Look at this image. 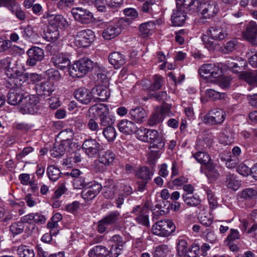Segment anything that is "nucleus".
I'll list each match as a JSON object with an SVG mask.
<instances>
[{
  "mask_svg": "<svg viewBox=\"0 0 257 257\" xmlns=\"http://www.w3.org/2000/svg\"><path fill=\"white\" fill-rule=\"evenodd\" d=\"M95 68L102 69L100 65L97 62L92 61L87 57H84L76 61L70 68L69 73L73 78H80L84 76Z\"/></svg>",
  "mask_w": 257,
  "mask_h": 257,
  "instance_id": "f257e3e1",
  "label": "nucleus"
},
{
  "mask_svg": "<svg viewBox=\"0 0 257 257\" xmlns=\"http://www.w3.org/2000/svg\"><path fill=\"white\" fill-rule=\"evenodd\" d=\"M203 1L197 0L196 6L192 8L193 13L199 12L204 19H210L215 16L219 11L217 3L213 1Z\"/></svg>",
  "mask_w": 257,
  "mask_h": 257,
  "instance_id": "f03ea898",
  "label": "nucleus"
},
{
  "mask_svg": "<svg viewBox=\"0 0 257 257\" xmlns=\"http://www.w3.org/2000/svg\"><path fill=\"white\" fill-rule=\"evenodd\" d=\"M175 229L174 223L170 219L158 221L152 226L153 234L163 237L170 236L175 232Z\"/></svg>",
  "mask_w": 257,
  "mask_h": 257,
  "instance_id": "7ed1b4c3",
  "label": "nucleus"
},
{
  "mask_svg": "<svg viewBox=\"0 0 257 257\" xmlns=\"http://www.w3.org/2000/svg\"><path fill=\"white\" fill-rule=\"evenodd\" d=\"M199 72L200 76L210 82L216 83L218 77L222 73L221 69L213 64H205L203 65L199 69Z\"/></svg>",
  "mask_w": 257,
  "mask_h": 257,
  "instance_id": "20e7f679",
  "label": "nucleus"
},
{
  "mask_svg": "<svg viewBox=\"0 0 257 257\" xmlns=\"http://www.w3.org/2000/svg\"><path fill=\"white\" fill-rule=\"evenodd\" d=\"M39 99L36 95H26L19 106V111L23 114H34L39 109Z\"/></svg>",
  "mask_w": 257,
  "mask_h": 257,
  "instance_id": "39448f33",
  "label": "nucleus"
},
{
  "mask_svg": "<svg viewBox=\"0 0 257 257\" xmlns=\"http://www.w3.org/2000/svg\"><path fill=\"white\" fill-rule=\"evenodd\" d=\"M177 253L182 257H196L199 252V246L197 244H192L188 247L186 240L179 239L177 246Z\"/></svg>",
  "mask_w": 257,
  "mask_h": 257,
  "instance_id": "423d86ee",
  "label": "nucleus"
},
{
  "mask_svg": "<svg viewBox=\"0 0 257 257\" xmlns=\"http://www.w3.org/2000/svg\"><path fill=\"white\" fill-rule=\"evenodd\" d=\"M84 153L90 158H95L103 150L102 145L93 139L85 140L82 146Z\"/></svg>",
  "mask_w": 257,
  "mask_h": 257,
  "instance_id": "0eeeda50",
  "label": "nucleus"
},
{
  "mask_svg": "<svg viewBox=\"0 0 257 257\" xmlns=\"http://www.w3.org/2000/svg\"><path fill=\"white\" fill-rule=\"evenodd\" d=\"M170 112V108L168 106L162 105L156 107L148 120V125L154 126L162 123L165 116Z\"/></svg>",
  "mask_w": 257,
  "mask_h": 257,
  "instance_id": "6e6552de",
  "label": "nucleus"
},
{
  "mask_svg": "<svg viewBox=\"0 0 257 257\" xmlns=\"http://www.w3.org/2000/svg\"><path fill=\"white\" fill-rule=\"evenodd\" d=\"M95 35L94 32L90 29H84L77 32L75 43L76 46L80 47H87L94 41Z\"/></svg>",
  "mask_w": 257,
  "mask_h": 257,
  "instance_id": "1a4fd4ad",
  "label": "nucleus"
},
{
  "mask_svg": "<svg viewBox=\"0 0 257 257\" xmlns=\"http://www.w3.org/2000/svg\"><path fill=\"white\" fill-rule=\"evenodd\" d=\"M71 13L75 20L82 24H88L94 20L92 13L88 10L81 7L73 8Z\"/></svg>",
  "mask_w": 257,
  "mask_h": 257,
  "instance_id": "9d476101",
  "label": "nucleus"
},
{
  "mask_svg": "<svg viewBox=\"0 0 257 257\" xmlns=\"http://www.w3.org/2000/svg\"><path fill=\"white\" fill-rule=\"evenodd\" d=\"M225 113L221 109L216 108L210 110L203 118V122L208 124H220L225 118Z\"/></svg>",
  "mask_w": 257,
  "mask_h": 257,
  "instance_id": "9b49d317",
  "label": "nucleus"
},
{
  "mask_svg": "<svg viewBox=\"0 0 257 257\" xmlns=\"http://www.w3.org/2000/svg\"><path fill=\"white\" fill-rule=\"evenodd\" d=\"M28 58L26 61V64L29 66L36 65L38 62L41 61L44 58V50L36 46L30 48L27 52Z\"/></svg>",
  "mask_w": 257,
  "mask_h": 257,
  "instance_id": "f8f14e48",
  "label": "nucleus"
},
{
  "mask_svg": "<svg viewBox=\"0 0 257 257\" xmlns=\"http://www.w3.org/2000/svg\"><path fill=\"white\" fill-rule=\"evenodd\" d=\"M101 185L96 182H88V186L81 192V197L86 201L92 200L100 192Z\"/></svg>",
  "mask_w": 257,
  "mask_h": 257,
  "instance_id": "ddd939ff",
  "label": "nucleus"
},
{
  "mask_svg": "<svg viewBox=\"0 0 257 257\" xmlns=\"http://www.w3.org/2000/svg\"><path fill=\"white\" fill-rule=\"evenodd\" d=\"M24 80L25 78H23L22 75H18L16 77L9 79L7 82V86L10 90L24 93L26 91L27 85V84H25L27 81H24Z\"/></svg>",
  "mask_w": 257,
  "mask_h": 257,
  "instance_id": "4468645a",
  "label": "nucleus"
},
{
  "mask_svg": "<svg viewBox=\"0 0 257 257\" xmlns=\"http://www.w3.org/2000/svg\"><path fill=\"white\" fill-rule=\"evenodd\" d=\"M185 9L186 8L176 6V9L173 10L171 21L174 26L180 27L184 24L187 18Z\"/></svg>",
  "mask_w": 257,
  "mask_h": 257,
  "instance_id": "2eb2a0df",
  "label": "nucleus"
},
{
  "mask_svg": "<svg viewBox=\"0 0 257 257\" xmlns=\"http://www.w3.org/2000/svg\"><path fill=\"white\" fill-rule=\"evenodd\" d=\"M243 37L252 44L255 42L257 38V24L251 21L245 26V30L242 32Z\"/></svg>",
  "mask_w": 257,
  "mask_h": 257,
  "instance_id": "dca6fc26",
  "label": "nucleus"
},
{
  "mask_svg": "<svg viewBox=\"0 0 257 257\" xmlns=\"http://www.w3.org/2000/svg\"><path fill=\"white\" fill-rule=\"evenodd\" d=\"M74 96L80 102L84 104H89L93 99L92 90L80 87L74 92Z\"/></svg>",
  "mask_w": 257,
  "mask_h": 257,
  "instance_id": "f3484780",
  "label": "nucleus"
},
{
  "mask_svg": "<svg viewBox=\"0 0 257 257\" xmlns=\"http://www.w3.org/2000/svg\"><path fill=\"white\" fill-rule=\"evenodd\" d=\"M35 88L37 94L40 96H49L55 90L54 84L48 81L37 84Z\"/></svg>",
  "mask_w": 257,
  "mask_h": 257,
  "instance_id": "a211bd4d",
  "label": "nucleus"
},
{
  "mask_svg": "<svg viewBox=\"0 0 257 257\" xmlns=\"http://www.w3.org/2000/svg\"><path fill=\"white\" fill-rule=\"evenodd\" d=\"M118 130L122 134L126 135L133 134L137 128L135 123L126 119L121 120L117 125Z\"/></svg>",
  "mask_w": 257,
  "mask_h": 257,
  "instance_id": "6ab92c4d",
  "label": "nucleus"
},
{
  "mask_svg": "<svg viewBox=\"0 0 257 257\" xmlns=\"http://www.w3.org/2000/svg\"><path fill=\"white\" fill-rule=\"evenodd\" d=\"M51 62L56 67L62 70L70 65L69 58L63 53L54 55L51 58Z\"/></svg>",
  "mask_w": 257,
  "mask_h": 257,
  "instance_id": "aec40b11",
  "label": "nucleus"
},
{
  "mask_svg": "<svg viewBox=\"0 0 257 257\" xmlns=\"http://www.w3.org/2000/svg\"><path fill=\"white\" fill-rule=\"evenodd\" d=\"M131 119L137 123L143 122L147 116L146 110L141 106L132 108L129 111Z\"/></svg>",
  "mask_w": 257,
  "mask_h": 257,
  "instance_id": "412c9836",
  "label": "nucleus"
},
{
  "mask_svg": "<svg viewBox=\"0 0 257 257\" xmlns=\"http://www.w3.org/2000/svg\"><path fill=\"white\" fill-rule=\"evenodd\" d=\"M108 61L115 69L120 68L126 62L124 55L118 52H113L109 54Z\"/></svg>",
  "mask_w": 257,
  "mask_h": 257,
  "instance_id": "4be33fe9",
  "label": "nucleus"
},
{
  "mask_svg": "<svg viewBox=\"0 0 257 257\" xmlns=\"http://www.w3.org/2000/svg\"><path fill=\"white\" fill-rule=\"evenodd\" d=\"M219 156L222 161L226 162V166L228 168H235L239 163L238 158L235 156H232L230 152L224 151L220 154Z\"/></svg>",
  "mask_w": 257,
  "mask_h": 257,
  "instance_id": "5701e85b",
  "label": "nucleus"
},
{
  "mask_svg": "<svg viewBox=\"0 0 257 257\" xmlns=\"http://www.w3.org/2000/svg\"><path fill=\"white\" fill-rule=\"evenodd\" d=\"M208 35L212 39L221 41L227 36V33L226 30L221 27L213 26L208 31Z\"/></svg>",
  "mask_w": 257,
  "mask_h": 257,
  "instance_id": "b1692460",
  "label": "nucleus"
},
{
  "mask_svg": "<svg viewBox=\"0 0 257 257\" xmlns=\"http://www.w3.org/2000/svg\"><path fill=\"white\" fill-rule=\"evenodd\" d=\"M93 98L105 101L110 96V92L106 88L102 86H96L92 89Z\"/></svg>",
  "mask_w": 257,
  "mask_h": 257,
  "instance_id": "393cba45",
  "label": "nucleus"
},
{
  "mask_svg": "<svg viewBox=\"0 0 257 257\" xmlns=\"http://www.w3.org/2000/svg\"><path fill=\"white\" fill-rule=\"evenodd\" d=\"M22 220L29 224H44L46 220L45 217L41 213H30L22 217Z\"/></svg>",
  "mask_w": 257,
  "mask_h": 257,
  "instance_id": "a878e982",
  "label": "nucleus"
},
{
  "mask_svg": "<svg viewBox=\"0 0 257 257\" xmlns=\"http://www.w3.org/2000/svg\"><path fill=\"white\" fill-rule=\"evenodd\" d=\"M121 32V29L118 25H109L104 29L102 36L104 39L109 40L118 36Z\"/></svg>",
  "mask_w": 257,
  "mask_h": 257,
  "instance_id": "bb28decb",
  "label": "nucleus"
},
{
  "mask_svg": "<svg viewBox=\"0 0 257 257\" xmlns=\"http://www.w3.org/2000/svg\"><path fill=\"white\" fill-rule=\"evenodd\" d=\"M49 27L54 28L63 29L67 26L66 20L62 15L51 16L49 17Z\"/></svg>",
  "mask_w": 257,
  "mask_h": 257,
  "instance_id": "cd10ccee",
  "label": "nucleus"
},
{
  "mask_svg": "<svg viewBox=\"0 0 257 257\" xmlns=\"http://www.w3.org/2000/svg\"><path fill=\"white\" fill-rule=\"evenodd\" d=\"M89 113H92L94 116L99 118L109 113L108 106L104 104H96L91 106L88 110Z\"/></svg>",
  "mask_w": 257,
  "mask_h": 257,
  "instance_id": "c85d7f7f",
  "label": "nucleus"
},
{
  "mask_svg": "<svg viewBox=\"0 0 257 257\" xmlns=\"http://www.w3.org/2000/svg\"><path fill=\"white\" fill-rule=\"evenodd\" d=\"M25 93L19 92L14 91V90H10L8 94L7 101L8 103L13 105L21 104L23 98L25 96Z\"/></svg>",
  "mask_w": 257,
  "mask_h": 257,
  "instance_id": "c756f323",
  "label": "nucleus"
},
{
  "mask_svg": "<svg viewBox=\"0 0 257 257\" xmlns=\"http://www.w3.org/2000/svg\"><path fill=\"white\" fill-rule=\"evenodd\" d=\"M69 140H63L61 144H55L53 149L51 150L52 156L55 158L62 156L66 151L65 145L67 143L69 144Z\"/></svg>",
  "mask_w": 257,
  "mask_h": 257,
  "instance_id": "7c9ffc66",
  "label": "nucleus"
},
{
  "mask_svg": "<svg viewBox=\"0 0 257 257\" xmlns=\"http://www.w3.org/2000/svg\"><path fill=\"white\" fill-rule=\"evenodd\" d=\"M156 28L154 22L150 21L142 24L140 26V32L142 37H146L151 35Z\"/></svg>",
  "mask_w": 257,
  "mask_h": 257,
  "instance_id": "2f4dec72",
  "label": "nucleus"
},
{
  "mask_svg": "<svg viewBox=\"0 0 257 257\" xmlns=\"http://www.w3.org/2000/svg\"><path fill=\"white\" fill-rule=\"evenodd\" d=\"M108 254V250L102 245L94 246L88 253L89 257H106Z\"/></svg>",
  "mask_w": 257,
  "mask_h": 257,
  "instance_id": "473e14b6",
  "label": "nucleus"
},
{
  "mask_svg": "<svg viewBox=\"0 0 257 257\" xmlns=\"http://www.w3.org/2000/svg\"><path fill=\"white\" fill-rule=\"evenodd\" d=\"M154 174L153 172L151 171L147 166H143L138 169L136 173V176L143 180L149 181L151 180Z\"/></svg>",
  "mask_w": 257,
  "mask_h": 257,
  "instance_id": "72a5a7b5",
  "label": "nucleus"
},
{
  "mask_svg": "<svg viewBox=\"0 0 257 257\" xmlns=\"http://www.w3.org/2000/svg\"><path fill=\"white\" fill-rule=\"evenodd\" d=\"M141 213L136 217V221L141 225L148 227L149 226V210L147 207L143 206V209L141 210Z\"/></svg>",
  "mask_w": 257,
  "mask_h": 257,
  "instance_id": "f704fd0d",
  "label": "nucleus"
},
{
  "mask_svg": "<svg viewBox=\"0 0 257 257\" xmlns=\"http://www.w3.org/2000/svg\"><path fill=\"white\" fill-rule=\"evenodd\" d=\"M101 134L109 142H113L116 137L117 133L115 128L112 126L102 128Z\"/></svg>",
  "mask_w": 257,
  "mask_h": 257,
  "instance_id": "c9c22d12",
  "label": "nucleus"
},
{
  "mask_svg": "<svg viewBox=\"0 0 257 257\" xmlns=\"http://www.w3.org/2000/svg\"><path fill=\"white\" fill-rule=\"evenodd\" d=\"M240 197L246 200L255 199L257 198V191L251 188L244 189L240 192Z\"/></svg>",
  "mask_w": 257,
  "mask_h": 257,
  "instance_id": "e433bc0d",
  "label": "nucleus"
},
{
  "mask_svg": "<svg viewBox=\"0 0 257 257\" xmlns=\"http://www.w3.org/2000/svg\"><path fill=\"white\" fill-rule=\"evenodd\" d=\"M182 198L185 203L189 206H197L201 203L200 199L198 196L194 195H188L187 194H183Z\"/></svg>",
  "mask_w": 257,
  "mask_h": 257,
  "instance_id": "4c0bfd02",
  "label": "nucleus"
},
{
  "mask_svg": "<svg viewBox=\"0 0 257 257\" xmlns=\"http://www.w3.org/2000/svg\"><path fill=\"white\" fill-rule=\"evenodd\" d=\"M47 173L49 179L55 182L59 178L61 172L58 168L54 165H50L47 168Z\"/></svg>",
  "mask_w": 257,
  "mask_h": 257,
  "instance_id": "58836bf2",
  "label": "nucleus"
},
{
  "mask_svg": "<svg viewBox=\"0 0 257 257\" xmlns=\"http://www.w3.org/2000/svg\"><path fill=\"white\" fill-rule=\"evenodd\" d=\"M98 156V159L108 166L112 164L115 158V155L110 150H107Z\"/></svg>",
  "mask_w": 257,
  "mask_h": 257,
  "instance_id": "ea45409f",
  "label": "nucleus"
},
{
  "mask_svg": "<svg viewBox=\"0 0 257 257\" xmlns=\"http://www.w3.org/2000/svg\"><path fill=\"white\" fill-rule=\"evenodd\" d=\"M205 94L209 98L213 100L224 99L226 96L225 93L220 92L213 89L206 90Z\"/></svg>",
  "mask_w": 257,
  "mask_h": 257,
  "instance_id": "a19ab883",
  "label": "nucleus"
},
{
  "mask_svg": "<svg viewBox=\"0 0 257 257\" xmlns=\"http://www.w3.org/2000/svg\"><path fill=\"white\" fill-rule=\"evenodd\" d=\"M196 161L200 164L207 166L210 164L211 158L208 154L203 152H199L194 155Z\"/></svg>",
  "mask_w": 257,
  "mask_h": 257,
  "instance_id": "79ce46f5",
  "label": "nucleus"
},
{
  "mask_svg": "<svg viewBox=\"0 0 257 257\" xmlns=\"http://www.w3.org/2000/svg\"><path fill=\"white\" fill-rule=\"evenodd\" d=\"M17 252L20 257H34L35 254L33 249L24 245H21L18 247Z\"/></svg>",
  "mask_w": 257,
  "mask_h": 257,
  "instance_id": "37998d69",
  "label": "nucleus"
},
{
  "mask_svg": "<svg viewBox=\"0 0 257 257\" xmlns=\"http://www.w3.org/2000/svg\"><path fill=\"white\" fill-rule=\"evenodd\" d=\"M45 74L47 76L48 81L52 82L58 81L60 80L61 76L58 70L55 69H50L45 71Z\"/></svg>",
  "mask_w": 257,
  "mask_h": 257,
  "instance_id": "c03bdc74",
  "label": "nucleus"
},
{
  "mask_svg": "<svg viewBox=\"0 0 257 257\" xmlns=\"http://www.w3.org/2000/svg\"><path fill=\"white\" fill-rule=\"evenodd\" d=\"M226 183L228 188L236 190L240 186L239 182L237 180L233 174H229L226 177Z\"/></svg>",
  "mask_w": 257,
  "mask_h": 257,
  "instance_id": "a18cd8bd",
  "label": "nucleus"
},
{
  "mask_svg": "<svg viewBox=\"0 0 257 257\" xmlns=\"http://www.w3.org/2000/svg\"><path fill=\"white\" fill-rule=\"evenodd\" d=\"M119 216L120 213L117 211H114L110 212L102 219L108 225H110L116 223Z\"/></svg>",
  "mask_w": 257,
  "mask_h": 257,
  "instance_id": "49530a36",
  "label": "nucleus"
},
{
  "mask_svg": "<svg viewBox=\"0 0 257 257\" xmlns=\"http://www.w3.org/2000/svg\"><path fill=\"white\" fill-rule=\"evenodd\" d=\"M197 1V0H176V6L186 8L189 13H193L192 8L193 7L196 6Z\"/></svg>",
  "mask_w": 257,
  "mask_h": 257,
  "instance_id": "de8ad7c7",
  "label": "nucleus"
},
{
  "mask_svg": "<svg viewBox=\"0 0 257 257\" xmlns=\"http://www.w3.org/2000/svg\"><path fill=\"white\" fill-rule=\"evenodd\" d=\"M154 82L149 87L150 91H154L160 89L163 84V78L159 75H155L154 76Z\"/></svg>",
  "mask_w": 257,
  "mask_h": 257,
  "instance_id": "09e8293b",
  "label": "nucleus"
},
{
  "mask_svg": "<svg viewBox=\"0 0 257 257\" xmlns=\"http://www.w3.org/2000/svg\"><path fill=\"white\" fill-rule=\"evenodd\" d=\"M87 126V128L90 131L94 132L95 135L101 134L102 127H100L99 123H98L95 119L92 118L89 119Z\"/></svg>",
  "mask_w": 257,
  "mask_h": 257,
  "instance_id": "8fccbe9b",
  "label": "nucleus"
},
{
  "mask_svg": "<svg viewBox=\"0 0 257 257\" xmlns=\"http://www.w3.org/2000/svg\"><path fill=\"white\" fill-rule=\"evenodd\" d=\"M242 78L248 84L257 86V70L254 72H245L242 75Z\"/></svg>",
  "mask_w": 257,
  "mask_h": 257,
  "instance_id": "3c124183",
  "label": "nucleus"
},
{
  "mask_svg": "<svg viewBox=\"0 0 257 257\" xmlns=\"http://www.w3.org/2000/svg\"><path fill=\"white\" fill-rule=\"evenodd\" d=\"M24 223L26 222L21 220V221L12 223L10 228L11 232L15 235L22 233L25 228Z\"/></svg>",
  "mask_w": 257,
  "mask_h": 257,
  "instance_id": "603ef678",
  "label": "nucleus"
},
{
  "mask_svg": "<svg viewBox=\"0 0 257 257\" xmlns=\"http://www.w3.org/2000/svg\"><path fill=\"white\" fill-rule=\"evenodd\" d=\"M206 175L207 178L211 180H214L219 175L218 170L211 164L206 166Z\"/></svg>",
  "mask_w": 257,
  "mask_h": 257,
  "instance_id": "864d4df0",
  "label": "nucleus"
},
{
  "mask_svg": "<svg viewBox=\"0 0 257 257\" xmlns=\"http://www.w3.org/2000/svg\"><path fill=\"white\" fill-rule=\"evenodd\" d=\"M149 149L155 148L158 150H162L165 145V142L162 136H159L150 143Z\"/></svg>",
  "mask_w": 257,
  "mask_h": 257,
  "instance_id": "5fc2aeb1",
  "label": "nucleus"
},
{
  "mask_svg": "<svg viewBox=\"0 0 257 257\" xmlns=\"http://www.w3.org/2000/svg\"><path fill=\"white\" fill-rule=\"evenodd\" d=\"M246 57L249 64L254 68H257V51L250 49L246 53Z\"/></svg>",
  "mask_w": 257,
  "mask_h": 257,
  "instance_id": "6e6d98bb",
  "label": "nucleus"
},
{
  "mask_svg": "<svg viewBox=\"0 0 257 257\" xmlns=\"http://www.w3.org/2000/svg\"><path fill=\"white\" fill-rule=\"evenodd\" d=\"M157 6L156 0H146L141 7V10L144 13L150 14L153 11V7Z\"/></svg>",
  "mask_w": 257,
  "mask_h": 257,
  "instance_id": "4d7b16f0",
  "label": "nucleus"
},
{
  "mask_svg": "<svg viewBox=\"0 0 257 257\" xmlns=\"http://www.w3.org/2000/svg\"><path fill=\"white\" fill-rule=\"evenodd\" d=\"M46 37L49 41H54L59 37V31L58 29L49 27L47 31Z\"/></svg>",
  "mask_w": 257,
  "mask_h": 257,
  "instance_id": "13d9d810",
  "label": "nucleus"
},
{
  "mask_svg": "<svg viewBox=\"0 0 257 257\" xmlns=\"http://www.w3.org/2000/svg\"><path fill=\"white\" fill-rule=\"evenodd\" d=\"M11 13L15 15L20 20L23 21L26 19L25 12L22 10L20 5L17 3L15 6L11 11Z\"/></svg>",
  "mask_w": 257,
  "mask_h": 257,
  "instance_id": "bf43d9fd",
  "label": "nucleus"
},
{
  "mask_svg": "<svg viewBox=\"0 0 257 257\" xmlns=\"http://www.w3.org/2000/svg\"><path fill=\"white\" fill-rule=\"evenodd\" d=\"M99 124L102 128L111 126L114 122V119L109 115V113L99 118Z\"/></svg>",
  "mask_w": 257,
  "mask_h": 257,
  "instance_id": "052dcab7",
  "label": "nucleus"
},
{
  "mask_svg": "<svg viewBox=\"0 0 257 257\" xmlns=\"http://www.w3.org/2000/svg\"><path fill=\"white\" fill-rule=\"evenodd\" d=\"M237 45V40L233 39L230 40L225 43L222 47V51L225 54L232 52L234 50Z\"/></svg>",
  "mask_w": 257,
  "mask_h": 257,
  "instance_id": "680f3d73",
  "label": "nucleus"
},
{
  "mask_svg": "<svg viewBox=\"0 0 257 257\" xmlns=\"http://www.w3.org/2000/svg\"><path fill=\"white\" fill-rule=\"evenodd\" d=\"M168 252V246L166 245H161L156 247L153 253V257H166Z\"/></svg>",
  "mask_w": 257,
  "mask_h": 257,
  "instance_id": "e2e57ef3",
  "label": "nucleus"
},
{
  "mask_svg": "<svg viewBox=\"0 0 257 257\" xmlns=\"http://www.w3.org/2000/svg\"><path fill=\"white\" fill-rule=\"evenodd\" d=\"M73 186L77 189H84L88 186V182L85 181V178L82 176L75 178L73 180Z\"/></svg>",
  "mask_w": 257,
  "mask_h": 257,
  "instance_id": "0e129e2a",
  "label": "nucleus"
},
{
  "mask_svg": "<svg viewBox=\"0 0 257 257\" xmlns=\"http://www.w3.org/2000/svg\"><path fill=\"white\" fill-rule=\"evenodd\" d=\"M245 62L243 61L241 62H239V63H235V62H231L228 63V67L229 69H232V71L234 73H237L241 72L244 68L243 65H245Z\"/></svg>",
  "mask_w": 257,
  "mask_h": 257,
  "instance_id": "69168bd1",
  "label": "nucleus"
},
{
  "mask_svg": "<svg viewBox=\"0 0 257 257\" xmlns=\"http://www.w3.org/2000/svg\"><path fill=\"white\" fill-rule=\"evenodd\" d=\"M23 78H25L24 81L30 80L33 83H35L41 81L42 77L40 75L37 73H26L22 75Z\"/></svg>",
  "mask_w": 257,
  "mask_h": 257,
  "instance_id": "338daca9",
  "label": "nucleus"
},
{
  "mask_svg": "<svg viewBox=\"0 0 257 257\" xmlns=\"http://www.w3.org/2000/svg\"><path fill=\"white\" fill-rule=\"evenodd\" d=\"M108 165L105 163H103L100 159L96 160L94 161L93 168L96 172H104L107 170Z\"/></svg>",
  "mask_w": 257,
  "mask_h": 257,
  "instance_id": "774afa93",
  "label": "nucleus"
}]
</instances>
